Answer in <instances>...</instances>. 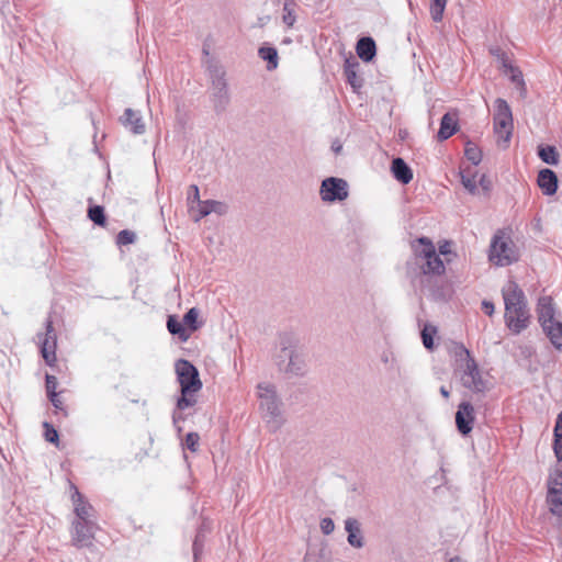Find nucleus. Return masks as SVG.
Masks as SVG:
<instances>
[{
	"mask_svg": "<svg viewBox=\"0 0 562 562\" xmlns=\"http://www.w3.org/2000/svg\"><path fill=\"white\" fill-rule=\"evenodd\" d=\"M502 295L505 324L512 333L520 334L529 326L530 321L526 295L514 280H508L503 286Z\"/></svg>",
	"mask_w": 562,
	"mask_h": 562,
	"instance_id": "obj_1",
	"label": "nucleus"
},
{
	"mask_svg": "<svg viewBox=\"0 0 562 562\" xmlns=\"http://www.w3.org/2000/svg\"><path fill=\"white\" fill-rule=\"evenodd\" d=\"M177 380L181 386V396L177 401L178 409H187L196 403L194 393L202 389L198 369L188 360L179 359L176 362Z\"/></svg>",
	"mask_w": 562,
	"mask_h": 562,
	"instance_id": "obj_2",
	"label": "nucleus"
},
{
	"mask_svg": "<svg viewBox=\"0 0 562 562\" xmlns=\"http://www.w3.org/2000/svg\"><path fill=\"white\" fill-rule=\"evenodd\" d=\"M280 350L274 357L279 370L290 376H303L306 373V362L290 336L280 339Z\"/></svg>",
	"mask_w": 562,
	"mask_h": 562,
	"instance_id": "obj_3",
	"label": "nucleus"
},
{
	"mask_svg": "<svg viewBox=\"0 0 562 562\" xmlns=\"http://www.w3.org/2000/svg\"><path fill=\"white\" fill-rule=\"evenodd\" d=\"M257 396L261 415L271 430H278L282 423L281 401L277 394L276 386L268 382L257 385Z\"/></svg>",
	"mask_w": 562,
	"mask_h": 562,
	"instance_id": "obj_4",
	"label": "nucleus"
},
{
	"mask_svg": "<svg viewBox=\"0 0 562 562\" xmlns=\"http://www.w3.org/2000/svg\"><path fill=\"white\" fill-rule=\"evenodd\" d=\"M488 259L498 267H506L519 259V254L512 238L504 232H497L491 241Z\"/></svg>",
	"mask_w": 562,
	"mask_h": 562,
	"instance_id": "obj_5",
	"label": "nucleus"
},
{
	"mask_svg": "<svg viewBox=\"0 0 562 562\" xmlns=\"http://www.w3.org/2000/svg\"><path fill=\"white\" fill-rule=\"evenodd\" d=\"M461 358L464 356L465 364L461 375L462 385L475 393H484L488 390V382L482 378L481 371L471 356L470 351L462 347L460 355Z\"/></svg>",
	"mask_w": 562,
	"mask_h": 562,
	"instance_id": "obj_6",
	"label": "nucleus"
},
{
	"mask_svg": "<svg viewBox=\"0 0 562 562\" xmlns=\"http://www.w3.org/2000/svg\"><path fill=\"white\" fill-rule=\"evenodd\" d=\"M494 108V133L498 142L502 140L504 147H506L510 140L514 127L512 110L508 103L501 98L496 99Z\"/></svg>",
	"mask_w": 562,
	"mask_h": 562,
	"instance_id": "obj_7",
	"label": "nucleus"
},
{
	"mask_svg": "<svg viewBox=\"0 0 562 562\" xmlns=\"http://www.w3.org/2000/svg\"><path fill=\"white\" fill-rule=\"evenodd\" d=\"M420 249L417 250V256L424 260L422 271L424 274L441 276L445 273V263L436 251V248L430 239L420 237L418 239Z\"/></svg>",
	"mask_w": 562,
	"mask_h": 562,
	"instance_id": "obj_8",
	"label": "nucleus"
},
{
	"mask_svg": "<svg viewBox=\"0 0 562 562\" xmlns=\"http://www.w3.org/2000/svg\"><path fill=\"white\" fill-rule=\"evenodd\" d=\"M231 102V94L228 91L225 74L221 69H215L212 72V103L216 113L226 111Z\"/></svg>",
	"mask_w": 562,
	"mask_h": 562,
	"instance_id": "obj_9",
	"label": "nucleus"
},
{
	"mask_svg": "<svg viewBox=\"0 0 562 562\" xmlns=\"http://www.w3.org/2000/svg\"><path fill=\"white\" fill-rule=\"evenodd\" d=\"M547 503L550 512L562 518V468H558L549 474Z\"/></svg>",
	"mask_w": 562,
	"mask_h": 562,
	"instance_id": "obj_10",
	"label": "nucleus"
},
{
	"mask_svg": "<svg viewBox=\"0 0 562 562\" xmlns=\"http://www.w3.org/2000/svg\"><path fill=\"white\" fill-rule=\"evenodd\" d=\"M99 529L97 522L72 521L71 541L77 548L91 547L95 531Z\"/></svg>",
	"mask_w": 562,
	"mask_h": 562,
	"instance_id": "obj_11",
	"label": "nucleus"
},
{
	"mask_svg": "<svg viewBox=\"0 0 562 562\" xmlns=\"http://www.w3.org/2000/svg\"><path fill=\"white\" fill-rule=\"evenodd\" d=\"M319 193L323 201H342L348 196V184L344 179L330 177L323 180Z\"/></svg>",
	"mask_w": 562,
	"mask_h": 562,
	"instance_id": "obj_12",
	"label": "nucleus"
},
{
	"mask_svg": "<svg viewBox=\"0 0 562 562\" xmlns=\"http://www.w3.org/2000/svg\"><path fill=\"white\" fill-rule=\"evenodd\" d=\"M499 53L498 60L502 66V70L504 75L508 76L510 81L515 85L516 90L519 93L520 98L527 97V87L522 77V72L519 70L518 67L512 65L507 54L503 52L502 49H497Z\"/></svg>",
	"mask_w": 562,
	"mask_h": 562,
	"instance_id": "obj_13",
	"label": "nucleus"
},
{
	"mask_svg": "<svg viewBox=\"0 0 562 562\" xmlns=\"http://www.w3.org/2000/svg\"><path fill=\"white\" fill-rule=\"evenodd\" d=\"M41 344V352L48 366H53L56 361V344L57 338L54 333L53 323L50 319L46 321V333L38 335Z\"/></svg>",
	"mask_w": 562,
	"mask_h": 562,
	"instance_id": "obj_14",
	"label": "nucleus"
},
{
	"mask_svg": "<svg viewBox=\"0 0 562 562\" xmlns=\"http://www.w3.org/2000/svg\"><path fill=\"white\" fill-rule=\"evenodd\" d=\"M71 501L76 514V518L72 521L95 522L92 519L94 509L91 504L85 499L75 485H71Z\"/></svg>",
	"mask_w": 562,
	"mask_h": 562,
	"instance_id": "obj_15",
	"label": "nucleus"
},
{
	"mask_svg": "<svg viewBox=\"0 0 562 562\" xmlns=\"http://www.w3.org/2000/svg\"><path fill=\"white\" fill-rule=\"evenodd\" d=\"M475 420L474 407L469 402H462L458 406V411L456 413V426L458 431L467 436L473 429V424Z\"/></svg>",
	"mask_w": 562,
	"mask_h": 562,
	"instance_id": "obj_16",
	"label": "nucleus"
},
{
	"mask_svg": "<svg viewBox=\"0 0 562 562\" xmlns=\"http://www.w3.org/2000/svg\"><path fill=\"white\" fill-rule=\"evenodd\" d=\"M345 530L348 533V543L356 549H361L364 546V539L361 532V525L358 519L349 517L345 520Z\"/></svg>",
	"mask_w": 562,
	"mask_h": 562,
	"instance_id": "obj_17",
	"label": "nucleus"
},
{
	"mask_svg": "<svg viewBox=\"0 0 562 562\" xmlns=\"http://www.w3.org/2000/svg\"><path fill=\"white\" fill-rule=\"evenodd\" d=\"M121 123L124 127L128 128L135 135H142L145 133V124L139 112L133 109H126L124 114L120 117Z\"/></svg>",
	"mask_w": 562,
	"mask_h": 562,
	"instance_id": "obj_18",
	"label": "nucleus"
},
{
	"mask_svg": "<svg viewBox=\"0 0 562 562\" xmlns=\"http://www.w3.org/2000/svg\"><path fill=\"white\" fill-rule=\"evenodd\" d=\"M537 182L546 195H552L557 192L558 177L551 169L540 170Z\"/></svg>",
	"mask_w": 562,
	"mask_h": 562,
	"instance_id": "obj_19",
	"label": "nucleus"
},
{
	"mask_svg": "<svg viewBox=\"0 0 562 562\" xmlns=\"http://www.w3.org/2000/svg\"><path fill=\"white\" fill-rule=\"evenodd\" d=\"M391 171L393 177L403 184H407L413 179V171L403 158L396 157L392 160Z\"/></svg>",
	"mask_w": 562,
	"mask_h": 562,
	"instance_id": "obj_20",
	"label": "nucleus"
},
{
	"mask_svg": "<svg viewBox=\"0 0 562 562\" xmlns=\"http://www.w3.org/2000/svg\"><path fill=\"white\" fill-rule=\"evenodd\" d=\"M537 312L538 321L541 326L555 321L552 297L541 296L538 301Z\"/></svg>",
	"mask_w": 562,
	"mask_h": 562,
	"instance_id": "obj_21",
	"label": "nucleus"
},
{
	"mask_svg": "<svg viewBox=\"0 0 562 562\" xmlns=\"http://www.w3.org/2000/svg\"><path fill=\"white\" fill-rule=\"evenodd\" d=\"M458 130V119L456 114L446 113L440 121V127L437 133L439 140H446L451 137Z\"/></svg>",
	"mask_w": 562,
	"mask_h": 562,
	"instance_id": "obj_22",
	"label": "nucleus"
},
{
	"mask_svg": "<svg viewBox=\"0 0 562 562\" xmlns=\"http://www.w3.org/2000/svg\"><path fill=\"white\" fill-rule=\"evenodd\" d=\"M227 206L225 203L215 200L199 201V214L195 217V222L207 216L211 213L225 214Z\"/></svg>",
	"mask_w": 562,
	"mask_h": 562,
	"instance_id": "obj_23",
	"label": "nucleus"
},
{
	"mask_svg": "<svg viewBox=\"0 0 562 562\" xmlns=\"http://www.w3.org/2000/svg\"><path fill=\"white\" fill-rule=\"evenodd\" d=\"M541 327L552 346L557 350H562V323L555 319Z\"/></svg>",
	"mask_w": 562,
	"mask_h": 562,
	"instance_id": "obj_24",
	"label": "nucleus"
},
{
	"mask_svg": "<svg viewBox=\"0 0 562 562\" xmlns=\"http://www.w3.org/2000/svg\"><path fill=\"white\" fill-rule=\"evenodd\" d=\"M359 67V63L356 58H347L344 65V74L347 82L355 89H359L362 87V79L358 76L357 70Z\"/></svg>",
	"mask_w": 562,
	"mask_h": 562,
	"instance_id": "obj_25",
	"label": "nucleus"
},
{
	"mask_svg": "<svg viewBox=\"0 0 562 562\" xmlns=\"http://www.w3.org/2000/svg\"><path fill=\"white\" fill-rule=\"evenodd\" d=\"M356 50L363 61H371L376 53L374 40L372 37H361L357 43Z\"/></svg>",
	"mask_w": 562,
	"mask_h": 562,
	"instance_id": "obj_26",
	"label": "nucleus"
},
{
	"mask_svg": "<svg viewBox=\"0 0 562 562\" xmlns=\"http://www.w3.org/2000/svg\"><path fill=\"white\" fill-rule=\"evenodd\" d=\"M258 56L267 61V70L271 71L277 69L279 65V57L277 48L268 45H262L258 49Z\"/></svg>",
	"mask_w": 562,
	"mask_h": 562,
	"instance_id": "obj_27",
	"label": "nucleus"
},
{
	"mask_svg": "<svg viewBox=\"0 0 562 562\" xmlns=\"http://www.w3.org/2000/svg\"><path fill=\"white\" fill-rule=\"evenodd\" d=\"M296 9H297V3L295 0H284L283 1L282 22L288 27H293V25L296 22V19H297Z\"/></svg>",
	"mask_w": 562,
	"mask_h": 562,
	"instance_id": "obj_28",
	"label": "nucleus"
},
{
	"mask_svg": "<svg viewBox=\"0 0 562 562\" xmlns=\"http://www.w3.org/2000/svg\"><path fill=\"white\" fill-rule=\"evenodd\" d=\"M461 182L463 187L472 194L476 192V177L477 171L471 167L464 168L460 171Z\"/></svg>",
	"mask_w": 562,
	"mask_h": 562,
	"instance_id": "obj_29",
	"label": "nucleus"
},
{
	"mask_svg": "<svg viewBox=\"0 0 562 562\" xmlns=\"http://www.w3.org/2000/svg\"><path fill=\"white\" fill-rule=\"evenodd\" d=\"M167 328L170 334L177 335L181 341H187L190 334L175 316H169L167 319Z\"/></svg>",
	"mask_w": 562,
	"mask_h": 562,
	"instance_id": "obj_30",
	"label": "nucleus"
},
{
	"mask_svg": "<svg viewBox=\"0 0 562 562\" xmlns=\"http://www.w3.org/2000/svg\"><path fill=\"white\" fill-rule=\"evenodd\" d=\"M553 450L558 461H562V412L558 415L554 426Z\"/></svg>",
	"mask_w": 562,
	"mask_h": 562,
	"instance_id": "obj_31",
	"label": "nucleus"
},
{
	"mask_svg": "<svg viewBox=\"0 0 562 562\" xmlns=\"http://www.w3.org/2000/svg\"><path fill=\"white\" fill-rule=\"evenodd\" d=\"M538 156L540 159L548 165H557L559 162V154L554 146H539Z\"/></svg>",
	"mask_w": 562,
	"mask_h": 562,
	"instance_id": "obj_32",
	"label": "nucleus"
},
{
	"mask_svg": "<svg viewBox=\"0 0 562 562\" xmlns=\"http://www.w3.org/2000/svg\"><path fill=\"white\" fill-rule=\"evenodd\" d=\"M448 0H430L429 13L435 22L442 21Z\"/></svg>",
	"mask_w": 562,
	"mask_h": 562,
	"instance_id": "obj_33",
	"label": "nucleus"
},
{
	"mask_svg": "<svg viewBox=\"0 0 562 562\" xmlns=\"http://www.w3.org/2000/svg\"><path fill=\"white\" fill-rule=\"evenodd\" d=\"M464 155L468 158V160H470L473 164V166H477L482 160L481 149L471 142L467 143Z\"/></svg>",
	"mask_w": 562,
	"mask_h": 562,
	"instance_id": "obj_34",
	"label": "nucleus"
},
{
	"mask_svg": "<svg viewBox=\"0 0 562 562\" xmlns=\"http://www.w3.org/2000/svg\"><path fill=\"white\" fill-rule=\"evenodd\" d=\"M88 217L95 225H99V226H104L105 221H106V217L104 214V209H103V206H100V205L90 206L88 210Z\"/></svg>",
	"mask_w": 562,
	"mask_h": 562,
	"instance_id": "obj_35",
	"label": "nucleus"
},
{
	"mask_svg": "<svg viewBox=\"0 0 562 562\" xmlns=\"http://www.w3.org/2000/svg\"><path fill=\"white\" fill-rule=\"evenodd\" d=\"M136 234L130 229H123L116 235V244L125 246L135 243Z\"/></svg>",
	"mask_w": 562,
	"mask_h": 562,
	"instance_id": "obj_36",
	"label": "nucleus"
},
{
	"mask_svg": "<svg viewBox=\"0 0 562 562\" xmlns=\"http://www.w3.org/2000/svg\"><path fill=\"white\" fill-rule=\"evenodd\" d=\"M199 311L195 307L190 308L183 316V324L187 325L191 330L198 329Z\"/></svg>",
	"mask_w": 562,
	"mask_h": 562,
	"instance_id": "obj_37",
	"label": "nucleus"
},
{
	"mask_svg": "<svg viewBox=\"0 0 562 562\" xmlns=\"http://www.w3.org/2000/svg\"><path fill=\"white\" fill-rule=\"evenodd\" d=\"M200 436L198 432H189L186 436L183 446L192 452H195L199 447Z\"/></svg>",
	"mask_w": 562,
	"mask_h": 562,
	"instance_id": "obj_38",
	"label": "nucleus"
},
{
	"mask_svg": "<svg viewBox=\"0 0 562 562\" xmlns=\"http://www.w3.org/2000/svg\"><path fill=\"white\" fill-rule=\"evenodd\" d=\"M436 333V328H431L429 329V327H424V329L422 330V339H423V345L425 346V348L427 349H431L434 347V340H432V335Z\"/></svg>",
	"mask_w": 562,
	"mask_h": 562,
	"instance_id": "obj_39",
	"label": "nucleus"
},
{
	"mask_svg": "<svg viewBox=\"0 0 562 562\" xmlns=\"http://www.w3.org/2000/svg\"><path fill=\"white\" fill-rule=\"evenodd\" d=\"M321 530L324 535L328 536L334 532L335 524L334 520L329 517H325L321 520Z\"/></svg>",
	"mask_w": 562,
	"mask_h": 562,
	"instance_id": "obj_40",
	"label": "nucleus"
},
{
	"mask_svg": "<svg viewBox=\"0 0 562 562\" xmlns=\"http://www.w3.org/2000/svg\"><path fill=\"white\" fill-rule=\"evenodd\" d=\"M45 427V439L48 442L55 443L58 441V432L57 430L50 426L48 423H44Z\"/></svg>",
	"mask_w": 562,
	"mask_h": 562,
	"instance_id": "obj_41",
	"label": "nucleus"
},
{
	"mask_svg": "<svg viewBox=\"0 0 562 562\" xmlns=\"http://www.w3.org/2000/svg\"><path fill=\"white\" fill-rule=\"evenodd\" d=\"M199 201H201L199 187L196 184H191L188 189V203L189 204H193V203L199 204Z\"/></svg>",
	"mask_w": 562,
	"mask_h": 562,
	"instance_id": "obj_42",
	"label": "nucleus"
},
{
	"mask_svg": "<svg viewBox=\"0 0 562 562\" xmlns=\"http://www.w3.org/2000/svg\"><path fill=\"white\" fill-rule=\"evenodd\" d=\"M46 391L47 395L55 396L56 394V387H57V379L54 375L46 374Z\"/></svg>",
	"mask_w": 562,
	"mask_h": 562,
	"instance_id": "obj_43",
	"label": "nucleus"
},
{
	"mask_svg": "<svg viewBox=\"0 0 562 562\" xmlns=\"http://www.w3.org/2000/svg\"><path fill=\"white\" fill-rule=\"evenodd\" d=\"M183 409H178L176 407V409L172 413V422L179 432L182 430V428L179 426V423L184 420V416L181 413Z\"/></svg>",
	"mask_w": 562,
	"mask_h": 562,
	"instance_id": "obj_44",
	"label": "nucleus"
},
{
	"mask_svg": "<svg viewBox=\"0 0 562 562\" xmlns=\"http://www.w3.org/2000/svg\"><path fill=\"white\" fill-rule=\"evenodd\" d=\"M192 550H193L194 560L196 561L200 558V555L202 554L203 543L202 542L199 543V539H194Z\"/></svg>",
	"mask_w": 562,
	"mask_h": 562,
	"instance_id": "obj_45",
	"label": "nucleus"
},
{
	"mask_svg": "<svg viewBox=\"0 0 562 562\" xmlns=\"http://www.w3.org/2000/svg\"><path fill=\"white\" fill-rule=\"evenodd\" d=\"M209 530V527L203 522L201 527L199 528L196 536L194 539H199V543H204L205 532Z\"/></svg>",
	"mask_w": 562,
	"mask_h": 562,
	"instance_id": "obj_46",
	"label": "nucleus"
},
{
	"mask_svg": "<svg viewBox=\"0 0 562 562\" xmlns=\"http://www.w3.org/2000/svg\"><path fill=\"white\" fill-rule=\"evenodd\" d=\"M439 256L442 255V256H448L451 254V249H450V243L449 241H445L443 244H441L439 246V252H437Z\"/></svg>",
	"mask_w": 562,
	"mask_h": 562,
	"instance_id": "obj_47",
	"label": "nucleus"
},
{
	"mask_svg": "<svg viewBox=\"0 0 562 562\" xmlns=\"http://www.w3.org/2000/svg\"><path fill=\"white\" fill-rule=\"evenodd\" d=\"M482 308L490 316L494 313V304L490 301H483Z\"/></svg>",
	"mask_w": 562,
	"mask_h": 562,
	"instance_id": "obj_48",
	"label": "nucleus"
},
{
	"mask_svg": "<svg viewBox=\"0 0 562 562\" xmlns=\"http://www.w3.org/2000/svg\"><path fill=\"white\" fill-rule=\"evenodd\" d=\"M48 397H49V401H50V403L53 404V406H54L55 408H58V409H61V408H63V403H61V401L59 400V397H58V394H57V393L55 394V396H53V395H48Z\"/></svg>",
	"mask_w": 562,
	"mask_h": 562,
	"instance_id": "obj_49",
	"label": "nucleus"
},
{
	"mask_svg": "<svg viewBox=\"0 0 562 562\" xmlns=\"http://www.w3.org/2000/svg\"><path fill=\"white\" fill-rule=\"evenodd\" d=\"M481 187L483 188V190L487 191L490 189V186H491V182L490 180L486 178L485 175H482L480 177V180H479Z\"/></svg>",
	"mask_w": 562,
	"mask_h": 562,
	"instance_id": "obj_50",
	"label": "nucleus"
},
{
	"mask_svg": "<svg viewBox=\"0 0 562 562\" xmlns=\"http://www.w3.org/2000/svg\"><path fill=\"white\" fill-rule=\"evenodd\" d=\"M440 394L446 398H448L450 395L449 391L445 386L440 387Z\"/></svg>",
	"mask_w": 562,
	"mask_h": 562,
	"instance_id": "obj_51",
	"label": "nucleus"
},
{
	"mask_svg": "<svg viewBox=\"0 0 562 562\" xmlns=\"http://www.w3.org/2000/svg\"><path fill=\"white\" fill-rule=\"evenodd\" d=\"M448 562H465V561L460 557H453V558L449 559Z\"/></svg>",
	"mask_w": 562,
	"mask_h": 562,
	"instance_id": "obj_52",
	"label": "nucleus"
},
{
	"mask_svg": "<svg viewBox=\"0 0 562 562\" xmlns=\"http://www.w3.org/2000/svg\"><path fill=\"white\" fill-rule=\"evenodd\" d=\"M498 48L492 49L491 53L498 58L499 53L497 52Z\"/></svg>",
	"mask_w": 562,
	"mask_h": 562,
	"instance_id": "obj_53",
	"label": "nucleus"
},
{
	"mask_svg": "<svg viewBox=\"0 0 562 562\" xmlns=\"http://www.w3.org/2000/svg\"><path fill=\"white\" fill-rule=\"evenodd\" d=\"M341 149V146L335 147V151L338 153Z\"/></svg>",
	"mask_w": 562,
	"mask_h": 562,
	"instance_id": "obj_54",
	"label": "nucleus"
}]
</instances>
